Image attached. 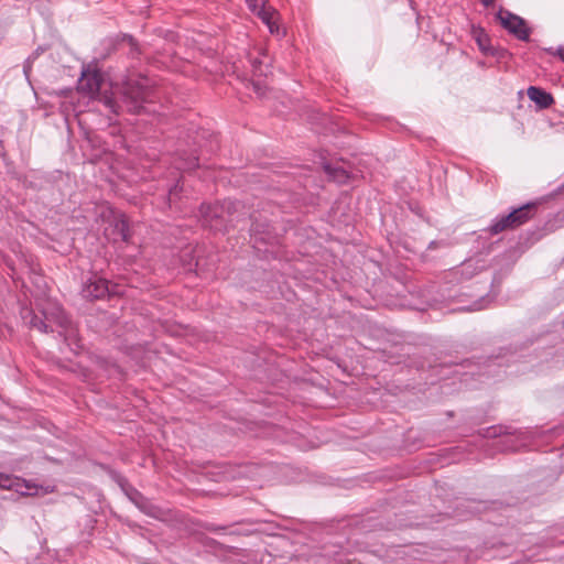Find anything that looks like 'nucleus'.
I'll use <instances>...</instances> for the list:
<instances>
[{"instance_id":"obj_1","label":"nucleus","mask_w":564,"mask_h":564,"mask_svg":"<svg viewBox=\"0 0 564 564\" xmlns=\"http://www.w3.org/2000/svg\"><path fill=\"white\" fill-rule=\"evenodd\" d=\"M151 96L152 89L149 86V79L140 77L128 79L120 90L119 98L117 93L105 94L101 101L113 113H119L123 108L129 112L139 113L143 104L151 100Z\"/></svg>"},{"instance_id":"obj_2","label":"nucleus","mask_w":564,"mask_h":564,"mask_svg":"<svg viewBox=\"0 0 564 564\" xmlns=\"http://www.w3.org/2000/svg\"><path fill=\"white\" fill-rule=\"evenodd\" d=\"M43 316L42 318L32 314L29 322L30 326L42 333L57 332L59 336L64 337L68 346L74 344L76 347H80L77 340L76 328L61 306L54 305L51 311L45 310Z\"/></svg>"},{"instance_id":"obj_3","label":"nucleus","mask_w":564,"mask_h":564,"mask_svg":"<svg viewBox=\"0 0 564 564\" xmlns=\"http://www.w3.org/2000/svg\"><path fill=\"white\" fill-rule=\"evenodd\" d=\"M240 207V202L229 199L223 203L202 204L199 207V216L204 226H208L217 231L227 230L228 224L238 220L235 214Z\"/></svg>"},{"instance_id":"obj_4","label":"nucleus","mask_w":564,"mask_h":564,"mask_svg":"<svg viewBox=\"0 0 564 564\" xmlns=\"http://www.w3.org/2000/svg\"><path fill=\"white\" fill-rule=\"evenodd\" d=\"M497 18L501 25L521 41H527L530 36V31L525 22L519 15L511 13L508 10L500 9Z\"/></svg>"},{"instance_id":"obj_5","label":"nucleus","mask_w":564,"mask_h":564,"mask_svg":"<svg viewBox=\"0 0 564 564\" xmlns=\"http://www.w3.org/2000/svg\"><path fill=\"white\" fill-rule=\"evenodd\" d=\"M102 76L96 69L84 68L78 80V90L96 98L101 89Z\"/></svg>"},{"instance_id":"obj_6","label":"nucleus","mask_w":564,"mask_h":564,"mask_svg":"<svg viewBox=\"0 0 564 564\" xmlns=\"http://www.w3.org/2000/svg\"><path fill=\"white\" fill-rule=\"evenodd\" d=\"M0 488L14 490L20 495H36L37 487L25 479L0 473Z\"/></svg>"},{"instance_id":"obj_7","label":"nucleus","mask_w":564,"mask_h":564,"mask_svg":"<svg viewBox=\"0 0 564 564\" xmlns=\"http://www.w3.org/2000/svg\"><path fill=\"white\" fill-rule=\"evenodd\" d=\"M112 291L110 290L109 281L106 279L97 278L89 280V282L83 289L84 297L90 300H99L109 295Z\"/></svg>"},{"instance_id":"obj_8","label":"nucleus","mask_w":564,"mask_h":564,"mask_svg":"<svg viewBox=\"0 0 564 564\" xmlns=\"http://www.w3.org/2000/svg\"><path fill=\"white\" fill-rule=\"evenodd\" d=\"M535 203H527L518 208L510 212L511 218L513 219L516 228L524 225L533 218L535 213Z\"/></svg>"},{"instance_id":"obj_9","label":"nucleus","mask_w":564,"mask_h":564,"mask_svg":"<svg viewBox=\"0 0 564 564\" xmlns=\"http://www.w3.org/2000/svg\"><path fill=\"white\" fill-rule=\"evenodd\" d=\"M528 97L533 101L540 109L549 108L554 99L552 95L544 89L535 86H530L527 90Z\"/></svg>"},{"instance_id":"obj_10","label":"nucleus","mask_w":564,"mask_h":564,"mask_svg":"<svg viewBox=\"0 0 564 564\" xmlns=\"http://www.w3.org/2000/svg\"><path fill=\"white\" fill-rule=\"evenodd\" d=\"M516 229L513 219L511 218L510 213L508 215L497 216L492 219L491 224L488 226L487 231L491 235H498L506 230Z\"/></svg>"},{"instance_id":"obj_11","label":"nucleus","mask_w":564,"mask_h":564,"mask_svg":"<svg viewBox=\"0 0 564 564\" xmlns=\"http://www.w3.org/2000/svg\"><path fill=\"white\" fill-rule=\"evenodd\" d=\"M325 172L336 182L344 183L348 177V173L341 166H332L330 164L324 165Z\"/></svg>"},{"instance_id":"obj_12","label":"nucleus","mask_w":564,"mask_h":564,"mask_svg":"<svg viewBox=\"0 0 564 564\" xmlns=\"http://www.w3.org/2000/svg\"><path fill=\"white\" fill-rule=\"evenodd\" d=\"M268 25L271 33L278 31V26L272 21L273 13L269 12L264 6L256 13Z\"/></svg>"},{"instance_id":"obj_13","label":"nucleus","mask_w":564,"mask_h":564,"mask_svg":"<svg viewBox=\"0 0 564 564\" xmlns=\"http://www.w3.org/2000/svg\"><path fill=\"white\" fill-rule=\"evenodd\" d=\"M253 74L256 76H267L269 70V64L262 61L254 59L252 63Z\"/></svg>"},{"instance_id":"obj_14","label":"nucleus","mask_w":564,"mask_h":564,"mask_svg":"<svg viewBox=\"0 0 564 564\" xmlns=\"http://www.w3.org/2000/svg\"><path fill=\"white\" fill-rule=\"evenodd\" d=\"M477 43L482 53L490 54V55L495 54L492 47L488 44V40L486 39L485 35H481V34L478 35Z\"/></svg>"},{"instance_id":"obj_15","label":"nucleus","mask_w":564,"mask_h":564,"mask_svg":"<svg viewBox=\"0 0 564 564\" xmlns=\"http://www.w3.org/2000/svg\"><path fill=\"white\" fill-rule=\"evenodd\" d=\"M182 191V186L180 185V182H177L173 187L169 191V202L172 206L173 204H176V199L178 198V194Z\"/></svg>"},{"instance_id":"obj_16","label":"nucleus","mask_w":564,"mask_h":564,"mask_svg":"<svg viewBox=\"0 0 564 564\" xmlns=\"http://www.w3.org/2000/svg\"><path fill=\"white\" fill-rule=\"evenodd\" d=\"M198 166H199L198 158L197 156H193V158H189L188 160H186L178 167L183 169V170H192V169H195V167H198Z\"/></svg>"},{"instance_id":"obj_17","label":"nucleus","mask_w":564,"mask_h":564,"mask_svg":"<svg viewBox=\"0 0 564 564\" xmlns=\"http://www.w3.org/2000/svg\"><path fill=\"white\" fill-rule=\"evenodd\" d=\"M246 3L253 13H257L264 6V0H246Z\"/></svg>"},{"instance_id":"obj_18","label":"nucleus","mask_w":564,"mask_h":564,"mask_svg":"<svg viewBox=\"0 0 564 564\" xmlns=\"http://www.w3.org/2000/svg\"><path fill=\"white\" fill-rule=\"evenodd\" d=\"M501 433V427L492 426L488 429L486 436L496 437Z\"/></svg>"},{"instance_id":"obj_19","label":"nucleus","mask_w":564,"mask_h":564,"mask_svg":"<svg viewBox=\"0 0 564 564\" xmlns=\"http://www.w3.org/2000/svg\"><path fill=\"white\" fill-rule=\"evenodd\" d=\"M252 232H254V235H261V231L258 229V225L253 224L252 225V228H251Z\"/></svg>"},{"instance_id":"obj_20","label":"nucleus","mask_w":564,"mask_h":564,"mask_svg":"<svg viewBox=\"0 0 564 564\" xmlns=\"http://www.w3.org/2000/svg\"><path fill=\"white\" fill-rule=\"evenodd\" d=\"M480 2L485 6V7H489L494 3V0H480Z\"/></svg>"},{"instance_id":"obj_21","label":"nucleus","mask_w":564,"mask_h":564,"mask_svg":"<svg viewBox=\"0 0 564 564\" xmlns=\"http://www.w3.org/2000/svg\"><path fill=\"white\" fill-rule=\"evenodd\" d=\"M253 85H254L256 90L258 91V90H259V85H260V84H259V83H256V84H253Z\"/></svg>"},{"instance_id":"obj_22","label":"nucleus","mask_w":564,"mask_h":564,"mask_svg":"<svg viewBox=\"0 0 564 564\" xmlns=\"http://www.w3.org/2000/svg\"><path fill=\"white\" fill-rule=\"evenodd\" d=\"M468 267H469V265H468L467 263H464V265H463V269H462V270L464 271V270H465V269H467Z\"/></svg>"},{"instance_id":"obj_23","label":"nucleus","mask_w":564,"mask_h":564,"mask_svg":"<svg viewBox=\"0 0 564 564\" xmlns=\"http://www.w3.org/2000/svg\"><path fill=\"white\" fill-rule=\"evenodd\" d=\"M259 239H260V240H263V241H265V240H267V238H265V237H262V236H261V237H259Z\"/></svg>"}]
</instances>
